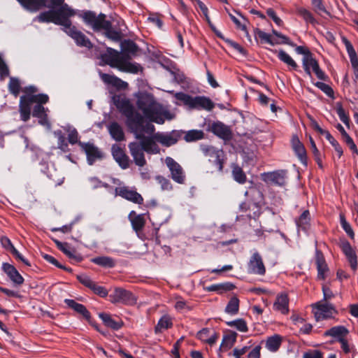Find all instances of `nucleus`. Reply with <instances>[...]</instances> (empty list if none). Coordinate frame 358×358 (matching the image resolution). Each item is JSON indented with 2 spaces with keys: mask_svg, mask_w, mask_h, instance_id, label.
Instances as JSON below:
<instances>
[{
  "mask_svg": "<svg viewBox=\"0 0 358 358\" xmlns=\"http://www.w3.org/2000/svg\"><path fill=\"white\" fill-rule=\"evenodd\" d=\"M349 331L344 326L333 327L324 332V336H331L336 338L338 341L340 339H343L348 334Z\"/></svg>",
  "mask_w": 358,
  "mask_h": 358,
  "instance_id": "nucleus-35",
  "label": "nucleus"
},
{
  "mask_svg": "<svg viewBox=\"0 0 358 358\" xmlns=\"http://www.w3.org/2000/svg\"><path fill=\"white\" fill-rule=\"evenodd\" d=\"M278 59L286 64L293 70H296L298 65L296 62L283 50H280L278 52Z\"/></svg>",
  "mask_w": 358,
  "mask_h": 358,
  "instance_id": "nucleus-40",
  "label": "nucleus"
},
{
  "mask_svg": "<svg viewBox=\"0 0 358 358\" xmlns=\"http://www.w3.org/2000/svg\"><path fill=\"white\" fill-rule=\"evenodd\" d=\"M92 262L95 264L104 268H113L115 265V260L112 257L107 256L94 257L92 259Z\"/></svg>",
  "mask_w": 358,
  "mask_h": 358,
  "instance_id": "nucleus-39",
  "label": "nucleus"
},
{
  "mask_svg": "<svg viewBox=\"0 0 358 358\" xmlns=\"http://www.w3.org/2000/svg\"><path fill=\"white\" fill-rule=\"evenodd\" d=\"M340 247L350 263V267L355 271L358 266L357 255L355 250L346 240L341 241Z\"/></svg>",
  "mask_w": 358,
  "mask_h": 358,
  "instance_id": "nucleus-20",
  "label": "nucleus"
},
{
  "mask_svg": "<svg viewBox=\"0 0 358 358\" xmlns=\"http://www.w3.org/2000/svg\"><path fill=\"white\" fill-rule=\"evenodd\" d=\"M68 134V141L69 142L74 145L78 143V133L75 128H69L67 130Z\"/></svg>",
  "mask_w": 358,
  "mask_h": 358,
  "instance_id": "nucleus-58",
  "label": "nucleus"
},
{
  "mask_svg": "<svg viewBox=\"0 0 358 358\" xmlns=\"http://www.w3.org/2000/svg\"><path fill=\"white\" fill-rule=\"evenodd\" d=\"M63 31L71 37L77 44L80 47H85L88 49L92 48V43L90 39L75 26L72 25L71 20H69V24L66 25L62 28Z\"/></svg>",
  "mask_w": 358,
  "mask_h": 358,
  "instance_id": "nucleus-12",
  "label": "nucleus"
},
{
  "mask_svg": "<svg viewBox=\"0 0 358 358\" xmlns=\"http://www.w3.org/2000/svg\"><path fill=\"white\" fill-rule=\"evenodd\" d=\"M292 146L301 162L307 164V155L303 143L299 141L298 136H294L292 138Z\"/></svg>",
  "mask_w": 358,
  "mask_h": 358,
  "instance_id": "nucleus-26",
  "label": "nucleus"
},
{
  "mask_svg": "<svg viewBox=\"0 0 358 358\" xmlns=\"http://www.w3.org/2000/svg\"><path fill=\"white\" fill-rule=\"evenodd\" d=\"M155 128L149 131L143 130L141 131V138H135L140 142L133 141L129 143L128 148L131 157H133L135 164L138 166L143 167L146 164L144 152L155 155L159 152L160 149L156 143V140L153 136L145 137V134L152 135L155 132Z\"/></svg>",
  "mask_w": 358,
  "mask_h": 358,
  "instance_id": "nucleus-5",
  "label": "nucleus"
},
{
  "mask_svg": "<svg viewBox=\"0 0 358 358\" xmlns=\"http://www.w3.org/2000/svg\"><path fill=\"white\" fill-rule=\"evenodd\" d=\"M322 292L324 302H327L334 296V294L331 292V289L326 285H322Z\"/></svg>",
  "mask_w": 358,
  "mask_h": 358,
  "instance_id": "nucleus-63",
  "label": "nucleus"
},
{
  "mask_svg": "<svg viewBox=\"0 0 358 358\" xmlns=\"http://www.w3.org/2000/svg\"><path fill=\"white\" fill-rule=\"evenodd\" d=\"M248 272L250 273L264 275L266 273V268L262 261L261 255L258 252H255L248 262Z\"/></svg>",
  "mask_w": 358,
  "mask_h": 358,
  "instance_id": "nucleus-18",
  "label": "nucleus"
},
{
  "mask_svg": "<svg viewBox=\"0 0 358 358\" xmlns=\"http://www.w3.org/2000/svg\"><path fill=\"white\" fill-rule=\"evenodd\" d=\"M312 5L314 8V10L319 13H327L329 14V13L326 10L325 6L323 4L322 0H312Z\"/></svg>",
  "mask_w": 358,
  "mask_h": 358,
  "instance_id": "nucleus-55",
  "label": "nucleus"
},
{
  "mask_svg": "<svg viewBox=\"0 0 358 358\" xmlns=\"http://www.w3.org/2000/svg\"><path fill=\"white\" fill-rule=\"evenodd\" d=\"M64 303L71 309L82 315L87 320L90 321L91 315L90 313L87 310L86 307L81 304L78 303L73 299H66L64 300Z\"/></svg>",
  "mask_w": 358,
  "mask_h": 358,
  "instance_id": "nucleus-33",
  "label": "nucleus"
},
{
  "mask_svg": "<svg viewBox=\"0 0 358 358\" xmlns=\"http://www.w3.org/2000/svg\"><path fill=\"white\" fill-rule=\"evenodd\" d=\"M336 113L340 118V120L348 127H350V118L349 116L346 114L345 110L342 107V106H338L336 108Z\"/></svg>",
  "mask_w": 358,
  "mask_h": 358,
  "instance_id": "nucleus-54",
  "label": "nucleus"
},
{
  "mask_svg": "<svg viewBox=\"0 0 358 358\" xmlns=\"http://www.w3.org/2000/svg\"><path fill=\"white\" fill-rule=\"evenodd\" d=\"M282 341V338L281 336L274 334L273 336L267 338L265 347L268 351L275 352L280 348Z\"/></svg>",
  "mask_w": 358,
  "mask_h": 358,
  "instance_id": "nucleus-36",
  "label": "nucleus"
},
{
  "mask_svg": "<svg viewBox=\"0 0 358 358\" xmlns=\"http://www.w3.org/2000/svg\"><path fill=\"white\" fill-rule=\"evenodd\" d=\"M57 248L62 251L70 259L76 262H80L83 257L80 255L77 254L76 250L72 248L68 243H62L59 241H55Z\"/></svg>",
  "mask_w": 358,
  "mask_h": 358,
  "instance_id": "nucleus-27",
  "label": "nucleus"
},
{
  "mask_svg": "<svg viewBox=\"0 0 358 358\" xmlns=\"http://www.w3.org/2000/svg\"><path fill=\"white\" fill-rule=\"evenodd\" d=\"M297 13L301 16L307 22L313 24L315 22L311 13L306 8H299L297 9Z\"/></svg>",
  "mask_w": 358,
  "mask_h": 358,
  "instance_id": "nucleus-52",
  "label": "nucleus"
},
{
  "mask_svg": "<svg viewBox=\"0 0 358 358\" xmlns=\"http://www.w3.org/2000/svg\"><path fill=\"white\" fill-rule=\"evenodd\" d=\"M100 77L101 80L106 84H110L114 86H118V85H127V83L124 81H122L121 79L118 78L117 77L110 75L108 73H100Z\"/></svg>",
  "mask_w": 358,
  "mask_h": 358,
  "instance_id": "nucleus-41",
  "label": "nucleus"
},
{
  "mask_svg": "<svg viewBox=\"0 0 358 358\" xmlns=\"http://www.w3.org/2000/svg\"><path fill=\"white\" fill-rule=\"evenodd\" d=\"M313 313L317 321L331 318L337 313L334 306L328 302L319 301L313 305Z\"/></svg>",
  "mask_w": 358,
  "mask_h": 358,
  "instance_id": "nucleus-13",
  "label": "nucleus"
},
{
  "mask_svg": "<svg viewBox=\"0 0 358 358\" xmlns=\"http://www.w3.org/2000/svg\"><path fill=\"white\" fill-rule=\"evenodd\" d=\"M165 164L169 170L171 179L178 184H185L186 174L181 165L171 157L165 158Z\"/></svg>",
  "mask_w": 358,
  "mask_h": 358,
  "instance_id": "nucleus-11",
  "label": "nucleus"
},
{
  "mask_svg": "<svg viewBox=\"0 0 358 358\" xmlns=\"http://www.w3.org/2000/svg\"><path fill=\"white\" fill-rule=\"evenodd\" d=\"M327 140L334 148L335 151L337 152L338 157L343 155V149L338 142L331 135H327Z\"/></svg>",
  "mask_w": 358,
  "mask_h": 358,
  "instance_id": "nucleus-57",
  "label": "nucleus"
},
{
  "mask_svg": "<svg viewBox=\"0 0 358 358\" xmlns=\"http://www.w3.org/2000/svg\"><path fill=\"white\" fill-rule=\"evenodd\" d=\"M156 180L161 186V189L164 191H171L173 189V185L171 181L162 176H156Z\"/></svg>",
  "mask_w": 358,
  "mask_h": 358,
  "instance_id": "nucleus-49",
  "label": "nucleus"
},
{
  "mask_svg": "<svg viewBox=\"0 0 358 358\" xmlns=\"http://www.w3.org/2000/svg\"><path fill=\"white\" fill-rule=\"evenodd\" d=\"M79 145L85 151L87 155V162L90 165H92L96 160L102 158V152L94 144L79 142Z\"/></svg>",
  "mask_w": 358,
  "mask_h": 358,
  "instance_id": "nucleus-19",
  "label": "nucleus"
},
{
  "mask_svg": "<svg viewBox=\"0 0 358 358\" xmlns=\"http://www.w3.org/2000/svg\"><path fill=\"white\" fill-rule=\"evenodd\" d=\"M204 134L201 130H190L187 131L185 136V139L187 142H192L202 139Z\"/></svg>",
  "mask_w": 358,
  "mask_h": 358,
  "instance_id": "nucleus-48",
  "label": "nucleus"
},
{
  "mask_svg": "<svg viewBox=\"0 0 358 358\" xmlns=\"http://www.w3.org/2000/svg\"><path fill=\"white\" fill-rule=\"evenodd\" d=\"M136 106L143 113V117L150 122L162 124L165 120H171L174 118L166 108L158 103L154 96L147 92H139L135 94Z\"/></svg>",
  "mask_w": 358,
  "mask_h": 358,
  "instance_id": "nucleus-3",
  "label": "nucleus"
},
{
  "mask_svg": "<svg viewBox=\"0 0 358 358\" xmlns=\"http://www.w3.org/2000/svg\"><path fill=\"white\" fill-rule=\"evenodd\" d=\"M206 156L209 157V161L217 166L220 172H222L224 166V152L213 146H207L203 148Z\"/></svg>",
  "mask_w": 358,
  "mask_h": 358,
  "instance_id": "nucleus-15",
  "label": "nucleus"
},
{
  "mask_svg": "<svg viewBox=\"0 0 358 358\" xmlns=\"http://www.w3.org/2000/svg\"><path fill=\"white\" fill-rule=\"evenodd\" d=\"M112 155L115 162L122 169H126L129 166V158L125 152L118 145H113Z\"/></svg>",
  "mask_w": 358,
  "mask_h": 358,
  "instance_id": "nucleus-24",
  "label": "nucleus"
},
{
  "mask_svg": "<svg viewBox=\"0 0 358 358\" xmlns=\"http://www.w3.org/2000/svg\"><path fill=\"white\" fill-rule=\"evenodd\" d=\"M75 15V10L65 4L57 10L42 12L37 18L41 22H52L64 28L66 25L69 24V18Z\"/></svg>",
  "mask_w": 358,
  "mask_h": 358,
  "instance_id": "nucleus-7",
  "label": "nucleus"
},
{
  "mask_svg": "<svg viewBox=\"0 0 358 358\" xmlns=\"http://www.w3.org/2000/svg\"><path fill=\"white\" fill-rule=\"evenodd\" d=\"M53 134L57 138V148L63 152H68L69 145L63 132L61 130H56Z\"/></svg>",
  "mask_w": 358,
  "mask_h": 358,
  "instance_id": "nucleus-44",
  "label": "nucleus"
},
{
  "mask_svg": "<svg viewBox=\"0 0 358 358\" xmlns=\"http://www.w3.org/2000/svg\"><path fill=\"white\" fill-rule=\"evenodd\" d=\"M84 23L95 32L103 31L104 36L113 41H120L122 38L123 27H126L122 19L116 20V24L113 25L112 22L106 20L103 13L97 15L92 10H85L79 15Z\"/></svg>",
  "mask_w": 358,
  "mask_h": 358,
  "instance_id": "nucleus-1",
  "label": "nucleus"
},
{
  "mask_svg": "<svg viewBox=\"0 0 358 358\" xmlns=\"http://www.w3.org/2000/svg\"><path fill=\"white\" fill-rule=\"evenodd\" d=\"M210 334V330L208 328H203L197 333V338L201 341H207Z\"/></svg>",
  "mask_w": 358,
  "mask_h": 358,
  "instance_id": "nucleus-64",
  "label": "nucleus"
},
{
  "mask_svg": "<svg viewBox=\"0 0 358 358\" xmlns=\"http://www.w3.org/2000/svg\"><path fill=\"white\" fill-rule=\"evenodd\" d=\"M240 210L250 219H256L260 215V207L257 203L243 202L240 205Z\"/></svg>",
  "mask_w": 358,
  "mask_h": 358,
  "instance_id": "nucleus-28",
  "label": "nucleus"
},
{
  "mask_svg": "<svg viewBox=\"0 0 358 358\" xmlns=\"http://www.w3.org/2000/svg\"><path fill=\"white\" fill-rule=\"evenodd\" d=\"M232 177L239 184H244L247 180V176L241 167L236 164H231Z\"/></svg>",
  "mask_w": 358,
  "mask_h": 358,
  "instance_id": "nucleus-38",
  "label": "nucleus"
},
{
  "mask_svg": "<svg viewBox=\"0 0 358 358\" xmlns=\"http://www.w3.org/2000/svg\"><path fill=\"white\" fill-rule=\"evenodd\" d=\"M43 257L49 263L55 265V266L58 267V268H62V269H64V270H66L68 271H71V268H66L65 266H63L61 264H59V262L55 258L53 257L52 256L50 255H48V254H44L43 255Z\"/></svg>",
  "mask_w": 358,
  "mask_h": 358,
  "instance_id": "nucleus-59",
  "label": "nucleus"
},
{
  "mask_svg": "<svg viewBox=\"0 0 358 358\" xmlns=\"http://www.w3.org/2000/svg\"><path fill=\"white\" fill-rule=\"evenodd\" d=\"M266 14L269 16L273 22L278 26H280L282 24V20L277 16L275 12L272 8H268L266 10Z\"/></svg>",
  "mask_w": 358,
  "mask_h": 358,
  "instance_id": "nucleus-62",
  "label": "nucleus"
},
{
  "mask_svg": "<svg viewBox=\"0 0 358 358\" xmlns=\"http://www.w3.org/2000/svg\"><path fill=\"white\" fill-rule=\"evenodd\" d=\"M99 317L106 327L112 329L118 330L122 327L123 322L122 321H115L109 314L101 313L99 314Z\"/></svg>",
  "mask_w": 358,
  "mask_h": 358,
  "instance_id": "nucleus-37",
  "label": "nucleus"
},
{
  "mask_svg": "<svg viewBox=\"0 0 358 358\" xmlns=\"http://www.w3.org/2000/svg\"><path fill=\"white\" fill-rule=\"evenodd\" d=\"M116 106L119 111L127 118L126 125L135 138H141L143 130L150 131L154 129V125L146 122L144 117L135 110L134 106L128 99L119 100Z\"/></svg>",
  "mask_w": 358,
  "mask_h": 358,
  "instance_id": "nucleus-4",
  "label": "nucleus"
},
{
  "mask_svg": "<svg viewBox=\"0 0 358 358\" xmlns=\"http://www.w3.org/2000/svg\"><path fill=\"white\" fill-rule=\"evenodd\" d=\"M341 224L343 230L346 232V234L351 238H354L355 234L350 226V224L347 222L343 215H340Z\"/></svg>",
  "mask_w": 358,
  "mask_h": 358,
  "instance_id": "nucleus-51",
  "label": "nucleus"
},
{
  "mask_svg": "<svg viewBox=\"0 0 358 358\" xmlns=\"http://www.w3.org/2000/svg\"><path fill=\"white\" fill-rule=\"evenodd\" d=\"M273 309L282 314H287L289 312V299L287 294H280L277 296L273 304Z\"/></svg>",
  "mask_w": 358,
  "mask_h": 358,
  "instance_id": "nucleus-31",
  "label": "nucleus"
},
{
  "mask_svg": "<svg viewBox=\"0 0 358 358\" xmlns=\"http://www.w3.org/2000/svg\"><path fill=\"white\" fill-rule=\"evenodd\" d=\"M148 20L155 24L159 29L163 26V22L158 14L150 15L148 17Z\"/></svg>",
  "mask_w": 358,
  "mask_h": 358,
  "instance_id": "nucleus-61",
  "label": "nucleus"
},
{
  "mask_svg": "<svg viewBox=\"0 0 358 358\" xmlns=\"http://www.w3.org/2000/svg\"><path fill=\"white\" fill-rule=\"evenodd\" d=\"M227 324L230 327L235 328L241 332H247L248 331L247 323L243 319H237L227 322Z\"/></svg>",
  "mask_w": 358,
  "mask_h": 358,
  "instance_id": "nucleus-47",
  "label": "nucleus"
},
{
  "mask_svg": "<svg viewBox=\"0 0 358 358\" xmlns=\"http://www.w3.org/2000/svg\"><path fill=\"white\" fill-rule=\"evenodd\" d=\"M238 310L239 299L236 296H233L229 301L225 308V312L229 315H234L238 313Z\"/></svg>",
  "mask_w": 358,
  "mask_h": 358,
  "instance_id": "nucleus-45",
  "label": "nucleus"
},
{
  "mask_svg": "<svg viewBox=\"0 0 358 358\" xmlns=\"http://www.w3.org/2000/svg\"><path fill=\"white\" fill-rule=\"evenodd\" d=\"M181 134L178 131L173 130L169 133H156L154 138L158 143L166 147L176 144L180 138Z\"/></svg>",
  "mask_w": 358,
  "mask_h": 358,
  "instance_id": "nucleus-17",
  "label": "nucleus"
},
{
  "mask_svg": "<svg viewBox=\"0 0 358 358\" xmlns=\"http://www.w3.org/2000/svg\"><path fill=\"white\" fill-rule=\"evenodd\" d=\"M315 264L317 270V280H325L328 273L329 268L326 263L324 255L320 250L315 252Z\"/></svg>",
  "mask_w": 358,
  "mask_h": 358,
  "instance_id": "nucleus-23",
  "label": "nucleus"
},
{
  "mask_svg": "<svg viewBox=\"0 0 358 358\" xmlns=\"http://www.w3.org/2000/svg\"><path fill=\"white\" fill-rule=\"evenodd\" d=\"M209 131L223 140H229L231 138V131L229 127L220 121L213 122L210 126Z\"/></svg>",
  "mask_w": 358,
  "mask_h": 358,
  "instance_id": "nucleus-22",
  "label": "nucleus"
},
{
  "mask_svg": "<svg viewBox=\"0 0 358 358\" xmlns=\"http://www.w3.org/2000/svg\"><path fill=\"white\" fill-rule=\"evenodd\" d=\"M90 289L92 290L94 294L101 297H106L108 294L107 289L104 287L97 285L95 282L90 287Z\"/></svg>",
  "mask_w": 358,
  "mask_h": 358,
  "instance_id": "nucleus-56",
  "label": "nucleus"
},
{
  "mask_svg": "<svg viewBox=\"0 0 358 358\" xmlns=\"http://www.w3.org/2000/svg\"><path fill=\"white\" fill-rule=\"evenodd\" d=\"M174 96L191 109L211 110L215 107L214 103L204 96L192 97L183 92H177L174 94Z\"/></svg>",
  "mask_w": 358,
  "mask_h": 358,
  "instance_id": "nucleus-8",
  "label": "nucleus"
},
{
  "mask_svg": "<svg viewBox=\"0 0 358 358\" xmlns=\"http://www.w3.org/2000/svg\"><path fill=\"white\" fill-rule=\"evenodd\" d=\"M101 59L106 64L121 71L136 73L141 69L138 64L130 62L131 57L128 54H120L112 48H108V53L102 55Z\"/></svg>",
  "mask_w": 358,
  "mask_h": 358,
  "instance_id": "nucleus-6",
  "label": "nucleus"
},
{
  "mask_svg": "<svg viewBox=\"0 0 358 358\" xmlns=\"http://www.w3.org/2000/svg\"><path fill=\"white\" fill-rule=\"evenodd\" d=\"M25 9L36 12L43 7H46V0H17Z\"/></svg>",
  "mask_w": 358,
  "mask_h": 358,
  "instance_id": "nucleus-32",
  "label": "nucleus"
},
{
  "mask_svg": "<svg viewBox=\"0 0 358 358\" xmlns=\"http://www.w3.org/2000/svg\"><path fill=\"white\" fill-rule=\"evenodd\" d=\"M110 136L116 141H122L125 139V135L122 126L116 122H112L107 126Z\"/></svg>",
  "mask_w": 358,
  "mask_h": 358,
  "instance_id": "nucleus-29",
  "label": "nucleus"
},
{
  "mask_svg": "<svg viewBox=\"0 0 358 358\" xmlns=\"http://www.w3.org/2000/svg\"><path fill=\"white\" fill-rule=\"evenodd\" d=\"M128 218L131 222L133 229L136 232L141 231L145 224V220L143 214L137 215L134 210L129 213Z\"/></svg>",
  "mask_w": 358,
  "mask_h": 358,
  "instance_id": "nucleus-30",
  "label": "nucleus"
},
{
  "mask_svg": "<svg viewBox=\"0 0 358 358\" xmlns=\"http://www.w3.org/2000/svg\"><path fill=\"white\" fill-rule=\"evenodd\" d=\"M38 89L34 85L25 87L22 90L24 95L20 96L19 103V112L22 121L27 122L31 115V105L34 103L37 104L34 107L32 115L38 118L46 117L45 108L42 104L46 103L49 97L45 94H36Z\"/></svg>",
  "mask_w": 358,
  "mask_h": 358,
  "instance_id": "nucleus-2",
  "label": "nucleus"
},
{
  "mask_svg": "<svg viewBox=\"0 0 358 358\" xmlns=\"http://www.w3.org/2000/svg\"><path fill=\"white\" fill-rule=\"evenodd\" d=\"M113 181L114 184L119 185V187H117L115 189V196H120V197L136 204L141 205L143 203L144 199L143 196L141 194L137 192L135 187L122 185V182L119 179L114 178Z\"/></svg>",
  "mask_w": 358,
  "mask_h": 358,
  "instance_id": "nucleus-9",
  "label": "nucleus"
},
{
  "mask_svg": "<svg viewBox=\"0 0 358 358\" xmlns=\"http://www.w3.org/2000/svg\"><path fill=\"white\" fill-rule=\"evenodd\" d=\"M172 321L169 316L164 315L159 320L157 324L155 327V333L162 332L172 327Z\"/></svg>",
  "mask_w": 358,
  "mask_h": 358,
  "instance_id": "nucleus-42",
  "label": "nucleus"
},
{
  "mask_svg": "<svg viewBox=\"0 0 358 358\" xmlns=\"http://www.w3.org/2000/svg\"><path fill=\"white\" fill-rule=\"evenodd\" d=\"M315 85L328 96L331 98L334 97V90L329 85L322 82H317L315 83Z\"/></svg>",
  "mask_w": 358,
  "mask_h": 358,
  "instance_id": "nucleus-50",
  "label": "nucleus"
},
{
  "mask_svg": "<svg viewBox=\"0 0 358 358\" xmlns=\"http://www.w3.org/2000/svg\"><path fill=\"white\" fill-rule=\"evenodd\" d=\"M302 64L305 72L308 76H311L310 69H312L318 79L322 80H327L328 79V76L320 68L318 62L316 61L315 58H313L312 54L303 57L302 59Z\"/></svg>",
  "mask_w": 358,
  "mask_h": 358,
  "instance_id": "nucleus-14",
  "label": "nucleus"
},
{
  "mask_svg": "<svg viewBox=\"0 0 358 358\" xmlns=\"http://www.w3.org/2000/svg\"><path fill=\"white\" fill-rule=\"evenodd\" d=\"M287 171L278 170L272 172L263 173L262 179L267 184L283 186L285 184Z\"/></svg>",
  "mask_w": 358,
  "mask_h": 358,
  "instance_id": "nucleus-16",
  "label": "nucleus"
},
{
  "mask_svg": "<svg viewBox=\"0 0 358 358\" xmlns=\"http://www.w3.org/2000/svg\"><path fill=\"white\" fill-rule=\"evenodd\" d=\"M235 288V285L229 282H226L220 284H214L210 286L205 287L203 289L207 292H215L219 294H222L224 292L233 290Z\"/></svg>",
  "mask_w": 358,
  "mask_h": 358,
  "instance_id": "nucleus-34",
  "label": "nucleus"
},
{
  "mask_svg": "<svg viewBox=\"0 0 358 358\" xmlns=\"http://www.w3.org/2000/svg\"><path fill=\"white\" fill-rule=\"evenodd\" d=\"M255 36L259 38L262 42L274 45V42L271 39V36L260 29H257L255 31Z\"/></svg>",
  "mask_w": 358,
  "mask_h": 358,
  "instance_id": "nucleus-53",
  "label": "nucleus"
},
{
  "mask_svg": "<svg viewBox=\"0 0 358 358\" xmlns=\"http://www.w3.org/2000/svg\"><path fill=\"white\" fill-rule=\"evenodd\" d=\"M19 79L11 77L8 83V90L15 97H17L20 91L22 92Z\"/></svg>",
  "mask_w": 358,
  "mask_h": 358,
  "instance_id": "nucleus-46",
  "label": "nucleus"
},
{
  "mask_svg": "<svg viewBox=\"0 0 358 358\" xmlns=\"http://www.w3.org/2000/svg\"><path fill=\"white\" fill-rule=\"evenodd\" d=\"M2 269L14 284L17 285L23 284V277L13 265L8 263H3Z\"/></svg>",
  "mask_w": 358,
  "mask_h": 358,
  "instance_id": "nucleus-25",
  "label": "nucleus"
},
{
  "mask_svg": "<svg viewBox=\"0 0 358 358\" xmlns=\"http://www.w3.org/2000/svg\"><path fill=\"white\" fill-rule=\"evenodd\" d=\"M112 303H122L127 306H134L137 303V298L130 291L121 287H115L109 295Z\"/></svg>",
  "mask_w": 358,
  "mask_h": 358,
  "instance_id": "nucleus-10",
  "label": "nucleus"
},
{
  "mask_svg": "<svg viewBox=\"0 0 358 358\" xmlns=\"http://www.w3.org/2000/svg\"><path fill=\"white\" fill-rule=\"evenodd\" d=\"M310 213L308 210H304L300 217L296 220L297 227L302 230H306L310 224Z\"/></svg>",
  "mask_w": 358,
  "mask_h": 358,
  "instance_id": "nucleus-43",
  "label": "nucleus"
},
{
  "mask_svg": "<svg viewBox=\"0 0 358 358\" xmlns=\"http://www.w3.org/2000/svg\"><path fill=\"white\" fill-rule=\"evenodd\" d=\"M77 278L80 283L90 289L94 282V281H93L89 276L86 275H78Z\"/></svg>",
  "mask_w": 358,
  "mask_h": 358,
  "instance_id": "nucleus-60",
  "label": "nucleus"
},
{
  "mask_svg": "<svg viewBox=\"0 0 358 358\" xmlns=\"http://www.w3.org/2000/svg\"><path fill=\"white\" fill-rule=\"evenodd\" d=\"M250 346H243L242 348H235L233 350L232 355L234 357V358H241V357L248 353L247 358H260L261 357V345H256L255 348H253L252 350H250Z\"/></svg>",
  "mask_w": 358,
  "mask_h": 358,
  "instance_id": "nucleus-21",
  "label": "nucleus"
}]
</instances>
